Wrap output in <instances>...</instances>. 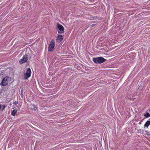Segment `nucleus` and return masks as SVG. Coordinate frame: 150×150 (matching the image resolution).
Wrapping results in <instances>:
<instances>
[{
	"label": "nucleus",
	"instance_id": "nucleus-1",
	"mask_svg": "<svg viewBox=\"0 0 150 150\" xmlns=\"http://www.w3.org/2000/svg\"><path fill=\"white\" fill-rule=\"evenodd\" d=\"M106 60L103 57H99L93 58V61L96 63L100 64L103 63Z\"/></svg>",
	"mask_w": 150,
	"mask_h": 150
},
{
	"label": "nucleus",
	"instance_id": "nucleus-2",
	"mask_svg": "<svg viewBox=\"0 0 150 150\" xmlns=\"http://www.w3.org/2000/svg\"><path fill=\"white\" fill-rule=\"evenodd\" d=\"M55 42L53 40H52L50 44L48 47V51L51 52L53 50L55 47Z\"/></svg>",
	"mask_w": 150,
	"mask_h": 150
},
{
	"label": "nucleus",
	"instance_id": "nucleus-3",
	"mask_svg": "<svg viewBox=\"0 0 150 150\" xmlns=\"http://www.w3.org/2000/svg\"><path fill=\"white\" fill-rule=\"evenodd\" d=\"M31 74V71L30 68H28L26 72L24 74V78L25 79H27L30 76Z\"/></svg>",
	"mask_w": 150,
	"mask_h": 150
},
{
	"label": "nucleus",
	"instance_id": "nucleus-4",
	"mask_svg": "<svg viewBox=\"0 0 150 150\" xmlns=\"http://www.w3.org/2000/svg\"><path fill=\"white\" fill-rule=\"evenodd\" d=\"M9 78L8 77L6 76L3 79L0 85L2 86H4L7 85L8 80Z\"/></svg>",
	"mask_w": 150,
	"mask_h": 150
},
{
	"label": "nucleus",
	"instance_id": "nucleus-5",
	"mask_svg": "<svg viewBox=\"0 0 150 150\" xmlns=\"http://www.w3.org/2000/svg\"><path fill=\"white\" fill-rule=\"evenodd\" d=\"M57 28L59 30L58 31V33H62L64 32V28L62 25L58 23L57 25Z\"/></svg>",
	"mask_w": 150,
	"mask_h": 150
},
{
	"label": "nucleus",
	"instance_id": "nucleus-6",
	"mask_svg": "<svg viewBox=\"0 0 150 150\" xmlns=\"http://www.w3.org/2000/svg\"><path fill=\"white\" fill-rule=\"evenodd\" d=\"M28 60L27 56L24 55L23 58L21 59L19 61L20 64H22L26 62Z\"/></svg>",
	"mask_w": 150,
	"mask_h": 150
},
{
	"label": "nucleus",
	"instance_id": "nucleus-7",
	"mask_svg": "<svg viewBox=\"0 0 150 150\" xmlns=\"http://www.w3.org/2000/svg\"><path fill=\"white\" fill-rule=\"evenodd\" d=\"M63 37L62 35H57V39L61 41L63 39Z\"/></svg>",
	"mask_w": 150,
	"mask_h": 150
},
{
	"label": "nucleus",
	"instance_id": "nucleus-8",
	"mask_svg": "<svg viewBox=\"0 0 150 150\" xmlns=\"http://www.w3.org/2000/svg\"><path fill=\"white\" fill-rule=\"evenodd\" d=\"M17 110L15 109L13 110L11 112V114L13 116H15L17 112Z\"/></svg>",
	"mask_w": 150,
	"mask_h": 150
},
{
	"label": "nucleus",
	"instance_id": "nucleus-9",
	"mask_svg": "<svg viewBox=\"0 0 150 150\" xmlns=\"http://www.w3.org/2000/svg\"><path fill=\"white\" fill-rule=\"evenodd\" d=\"M150 124V121L148 120L144 124V126L148 127Z\"/></svg>",
	"mask_w": 150,
	"mask_h": 150
},
{
	"label": "nucleus",
	"instance_id": "nucleus-10",
	"mask_svg": "<svg viewBox=\"0 0 150 150\" xmlns=\"http://www.w3.org/2000/svg\"><path fill=\"white\" fill-rule=\"evenodd\" d=\"M144 116L146 117H148L150 116V114L148 112H146L144 114Z\"/></svg>",
	"mask_w": 150,
	"mask_h": 150
},
{
	"label": "nucleus",
	"instance_id": "nucleus-11",
	"mask_svg": "<svg viewBox=\"0 0 150 150\" xmlns=\"http://www.w3.org/2000/svg\"><path fill=\"white\" fill-rule=\"evenodd\" d=\"M6 107V106L4 105H3L2 106V108H1V110L3 111L4 110Z\"/></svg>",
	"mask_w": 150,
	"mask_h": 150
},
{
	"label": "nucleus",
	"instance_id": "nucleus-12",
	"mask_svg": "<svg viewBox=\"0 0 150 150\" xmlns=\"http://www.w3.org/2000/svg\"><path fill=\"white\" fill-rule=\"evenodd\" d=\"M13 104L15 105H16L18 104V102L17 101L14 102L13 103Z\"/></svg>",
	"mask_w": 150,
	"mask_h": 150
},
{
	"label": "nucleus",
	"instance_id": "nucleus-13",
	"mask_svg": "<svg viewBox=\"0 0 150 150\" xmlns=\"http://www.w3.org/2000/svg\"><path fill=\"white\" fill-rule=\"evenodd\" d=\"M149 112H150V109L149 110Z\"/></svg>",
	"mask_w": 150,
	"mask_h": 150
}]
</instances>
